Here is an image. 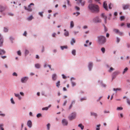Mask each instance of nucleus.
<instances>
[{
    "label": "nucleus",
    "mask_w": 130,
    "mask_h": 130,
    "mask_svg": "<svg viewBox=\"0 0 130 130\" xmlns=\"http://www.w3.org/2000/svg\"><path fill=\"white\" fill-rule=\"evenodd\" d=\"M106 42V38L104 36L100 35L97 37V42L100 45H103Z\"/></svg>",
    "instance_id": "nucleus-1"
},
{
    "label": "nucleus",
    "mask_w": 130,
    "mask_h": 130,
    "mask_svg": "<svg viewBox=\"0 0 130 130\" xmlns=\"http://www.w3.org/2000/svg\"><path fill=\"white\" fill-rule=\"evenodd\" d=\"M89 9L93 12H98L99 11V6L97 5L90 4L88 6Z\"/></svg>",
    "instance_id": "nucleus-2"
},
{
    "label": "nucleus",
    "mask_w": 130,
    "mask_h": 130,
    "mask_svg": "<svg viewBox=\"0 0 130 130\" xmlns=\"http://www.w3.org/2000/svg\"><path fill=\"white\" fill-rule=\"evenodd\" d=\"M93 63L92 61H89L88 62L87 65V67L89 72L91 71L93 68Z\"/></svg>",
    "instance_id": "nucleus-3"
},
{
    "label": "nucleus",
    "mask_w": 130,
    "mask_h": 130,
    "mask_svg": "<svg viewBox=\"0 0 130 130\" xmlns=\"http://www.w3.org/2000/svg\"><path fill=\"white\" fill-rule=\"evenodd\" d=\"M77 114L75 112L72 113L68 116L69 119L70 120L75 119L76 116Z\"/></svg>",
    "instance_id": "nucleus-4"
},
{
    "label": "nucleus",
    "mask_w": 130,
    "mask_h": 130,
    "mask_svg": "<svg viewBox=\"0 0 130 130\" xmlns=\"http://www.w3.org/2000/svg\"><path fill=\"white\" fill-rule=\"evenodd\" d=\"M102 20L99 18L98 16H97L93 18V22L95 23H100L101 22Z\"/></svg>",
    "instance_id": "nucleus-5"
},
{
    "label": "nucleus",
    "mask_w": 130,
    "mask_h": 130,
    "mask_svg": "<svg viewBox=\"0 0 130 130\" xmlns=\"http://www.w3.org/2000/svg\"><path fill=\"white\" fill-rule=\"evenodd\" d=\"M76 79V78L73 77H72L70 78V80L72 87H74L76 85V83L74 81Z\"/></svg>",
    "instance_id": "nucleus-6"
},
{
    "label": "nucleus",
    "mask_w": 130,
    "mask_h": 130,
    "mask_svg": "<svg viewBox=\"0 0 130 130\" xmlns=\"http://www.w3.org/2000/svg\"><path fill=\"white\" fill-rule=\"evenodd\" d=\"M113 31L115 33L118 34L120 36H122L123 35V33L122 32L120 31L118 29L114 28L113 29Z\"/></svg>",
    "instance_id": "nucleus-7"
},
{
    "label": "nucleus",
    "mask_w": 130,
    "mask_h": 130,
    "mask_svg": "<svg viewBox=\"0 0 130 130\" xmlns=\"http://www.w3.org/2000/svg\"><path fill=\"white\" fill-rule=\"evenodd\" d=\"M29 78L27 76L22 77L21 79V82L23 83H26L28 79Z\"/></svg>",
    "instance_id": "nucleus-8"
},
{
    "label": "nucleus",
    "mask_w": 130,
    "mask_h": 130,
    "mask_svg": "<svg viewBox=\"0 0 130 130\" xmlns=\"http://www.w3.org/2000/svg\"><path fill=\"white\" fill-rule=\"evenodd\" d=\"M61 123L63 126H67L68 124V120L66 119H63L61 121Z\"/></svg>",
    "instance_id": "nucleus-9"
},
{
    "label": "nucleus",
    "mask_w": 130,
    "mask_h": 130,
    "mask_svg": "<svg viewBox=\"0 0 130 130\" xmlns=\"http://www.w3.org/2000/svg\"><path fill=\"white\" fill-rule=\"evenodd\" d=\"M31 5H33L34 6V4L33 3H30V5L28 6V8H27L26 6H24V7L25 8V9L26 10H27L28 11H31L32 10V9L30 7Z\"/></svg>",
    "instance_id": "nucleus-10"
},
{
    "label": "nucleus",
    "mask_w": 130,
    "mask_h": 130,
    "mask_svg": "<svg viewBox=\"0 0 130 130\" xmlns=\"http://www.w3.org/2000/svg\"><path fill=\"white\" fill-rule=\"evenodd\" d=\"M4 40V38L3 37L2 35L0 33V47H2L3 46Z\"/></svg>",
    "instance_id": "nucleus-11"
},
{
    "label": "nucleus",
    "mask_w": 130,
    "mask_h": 130,
    "mask_svg": "<svg viewBox=\"0 0 130 130\" xmlns=\"http://www.w3.org/2000/svg\"><path fill=\"white\" fill-rule=\"evenodd\" d=\"M120 73V72L119 71H116L112 73V75L113 76V78H116V76L119 75Z\"/></svg>",
    "instance_id": "nucleus-12"
},
{
    "label": "nucleus",
    "mask_w": 130,
    "mask_h": 130,
    "mask_svg": "<svg viewBox=\"0 0 130 130\" xmlns=\"http://www.w3.org/2000/svg\"><path fill=\"white\" fill-rule=\"evenodd\" d=\"M122 7L123 10H125L128 9L130 7L129 4H123L122 5Z\"/></svg>",
    "instance_id": "nucleus-13"
},
{
    "label": "nucleus",
    "mask_w": 130,
    "mask_h": 130,
    "mask_svg": "<svg viewBox=\"0 0 130 130\" xmlns=\"http://www.w3.org/2000/svg\"><path fill=\"white\" fill-rule=\"evenodd\" d=\"M57 78V75L56 73L53 74L52 75V79L53 81H56Z\"/></svg>",
    "instance_id": "nucleus-14"
},
{
    "label": "nucleus",
    "mask_w": 130,
    "mask_h": 130,
    "mask_svg": "<svg viewBox=\"0 0 130 130\" xmlns=\"http://www.w3.org/2000/svg\"><path fill=\"white\" fill-rule=\"evenodd\" d=\"M103 6L104 8L106 10H108L106 1H105L104 2L103 4Z\"/></svg>",
    "instance_id": "nucleus-15"
},
{
    "label": "nucleus",
    "mask_w": 130,
    "mask_h": 130,
    "mask_svg": "<svg viewBox=\"0 0 130 130\" xmlns=\"http://www.w3.org/2000/svg\"><path fill=\"white\" fill-rule=\"evenodd\" d=\"M27 125L29 128H31L32 125L31 121L30 120H28L27 122Z\"/></svg>",
    "instance_id": "nucleus-16"
},
{
    "label": "nucleus",
    "mask_w": 130,
    "mask_h": 130,
    "mask_svg": "<svg viewBox=\"0 0 130 130\" xmlns=\"http://www.w3.org/2000/svg\"><path fill=\"white\" fill-rule=\"evenodd\" d=\"M6 53V51L0 48V56L5 54Z\"/></svg>",
    "instance_id": "nucleus-17"
},
{
    "label": "nucleus",
    "mask_w": 130,
    "mask_h": 130,
    "mask_svg": "<svg viewBox=\"0 0 130 130\" xmlns=\"http://www.w3.org/2000/svg\"><path fill=\"white\" fill-rule=\"evenodd\" d=\"M90 115L91 116H94L95 118L96 117L98 116L97 113L93 112H90Z\"/></svg>",
    "instance_id": "nucleus-18"
},
{
    "label": "nucleus",
    "mask_w": 130,
    "mask_h": 130,
    "mask_svg": "<svg viewBox=\"0 0 130 130\" xmlns=\"http://www.w3.org/2000/svg\"><path fill=\"white\" fill-rule=\"evenodd\" d=\"M5 7L4 6L0 5V12H2L5 9Z\"/></svg>",
    "instance_id": "nucleus-19"
},
{
    "label": "nucleus",
    "mask_w": 130,
    "mask_h": 130,
    "mask_svg": "<svg viewBox=\"0 0 130 130\" xmlns=\"http://www.w3.org/2000/svg\"><path fill=\"white\" fill-rule=\"evenodd\" d=\"M14 95L16 97L18 98L19 100H20L22 99V97L19 94L14 93Z\"/></svg>",
    "instance_id": "nucleus-20"
},
{
    "label": "nucleus",
    "mask_w": 130,
    "mask_h": 130,
    "mask_svg": "<svg viewBox=\"0 0 130 130\" xmlns=\"http://www.w3.org/2000/svg\"><path fill=\"white\" fill-rule=\"evenodd\" d=\"M75 43V41L74 38H72L71 39L70 41V44L72 45H74V44Z\"/></svg>",
    "instance_id": "nucleus-21"
},
{
    "label": "nucleus",
    "mask_w": 130,
    "mask_h": 130,
    "mask_svg": "<svg viewBox=\"0 0 130 130\" xmlns=\"http://www.w3.org/2000/svg\"><path fill=\"white\" fill-rule=\"evenodd\" d=\"M35 67L36 68L39 69L41 68V66L40 64L37 63L35 64Z\"/></svg>",
    "instance_id": "nucleus-22"
},
{
    "label": "nucleus",
    "mask_w": 130,
    "mask_h": 130,
    "mask_svg": "<svg viewBox=\"0 0 130 130\" xmlns=\"http://www.w3.org/2000/svg\"><path fill=\"white\" fill-rule=\"evenodd\" d=\"M60 48L62 50H63L64 49H67L68 48V47L67 45L60 46Z\"/></svg>",
    "instance_id": "nucleus-23"
},
{
    "label": "nucleus",
    "mask_w": 130,
    "mask_h": 130,
    "mask_svg": "<svg viewBox=\"0 0 130 130\" xmlns=\"http://www.w3.org/2000/svg\"><path fill=\"white\" fill-rule=\"evenodd\" d=\"M64 31H65L64 33V35L66 36H69V33L68 31H67L66 29H64Z\"/></svg>",
    "instance_id": "nucleus-24"
},
{
    "label": "nucleus",
    "mask_w": 130,
    "mask_h": 130,
    "mask_svg": "<svg viewBox=\"0 0 130 130\" xmlns=\"http://www.w3.org/2000/svg\"><path fill=\"white\" fill-rule=\"evenodd\" d=\"M74 26V24L73 22V21H71L70 22V27L71 28H73Z\"/></svg>",
    "instance_id": "nucleus-25"
},
{
    "label": "nucleus",
    "mask_w": 130,
    "mask_h": 130,
    "mask_svg": "<svg viewBox=\"0 0 130 130\" xmlns=\"http://www.w3.org/2000/svg\"><path fill=\"white\" fill-rule=\"evenodd\" d=\"M29 53V51L26 49H25L24 52L25 55V56H27Z\"/></svg>",
    "instance_id": "nucleus-26"
},
{
    "label": "nucleus",
    "mask_w": 130,
    "mask_h": 130,
    "mask_svg": "<svg viewBox=\"0 0 130 130\" xmlns=\"http://www.w3.org/2000/svg\"><path fill=\"white\" fill-rule=\"evenodd\" d=\"M34 18V17L32 15H31L27 18V19L29 21H31Z\"/></svg>",
    "instance_id": "nucleus-27"
},
{
    "label": "nucleus",
    "mask_w": 130,
    "mask_h": 130,
    "mask_svg": "<svg viewBox=\"0 0 130 130\" xmlns=\"http://www.w3.org/2000/svg\"><path fill=\"white\" fill-rule=\"evenodd\" d=\"M101 16L103 18L104 20H107V17L106 16L104 15V13H103L101 14Z\"/></svg>",
    "instance_id": "nucleus-28"
},
{
    "label": "nucleus",
    "mask_w": 130,
    "mask_h": 130,
    "mask_svg": "<svg viewBox=\"0 0 130 130\" xmlns=\"http://www.w3.org/2000/svg\"><path fill=\"white\" fill-rule=\"evenodd\" d=\"M87 99L86 97H83L80 98V100L79 101L81 102H82L86 100Z\"/></svg>",
    "instance_id": "nucleus-29"
},
{
    "label": "nucleus",
    "mask_w": 130,
    "mask_h": 130,
    "mask_svg": "<svg viewBox=\"0 0 130 130\" xmlns=\"http://www.w3.org/2000/svg\"><path fill=\"white\" fill-rule=\"evenodd\" d=\"M113 91H116V92H117V91H120L121 90V88H114L113 89Z\"/></svg>",
    "instance_id": "nucleus-30"
},
{
    "label": "nucleus",
    "mask_w": 130,
    "mask_h": 130,
    "mask_svg": "<svg viewBox=\"0 0 130 130\" xmlns=\"http://www.w3.org/2000/svg\"><path fill=\"white\" fill-rule=\"evenodd\" d=\"M115 69L112 67H110L109 69L108 70V71L109 73H111L112 71L114 70Z\"/></svg>",
    "instance_id": "nucleus-31"
},
{
    "label": "nucleus",
    "mask_w": 130,
    "mask_h": 130,
    "mask_svg": "<svg viewBox=\"0 0 130 130\" xmlns=\"http://www.w3.org/2000/svg\"><path fill=\"white\" fill-rule=\"evenodd\" d=\"M78 126L80 128L81 130H83L84 129V126L82 124H79Z\"/></svg>",
    "instance_id": "nucleus-32"
},
{
    "label": "nucleus",
    "mask_w": 130,
    "mask_h": 130,
    "mask_svg": "<svg viewBox=\"0 0 130 130\" xmlns=\"http://www.w3.org/2000/svg\"><path fill=\"white\" fill-rule=\"evenodd\" d=\"M8 29L7 27H4L3 31L4 32H8Z\"/></svg>",
    "instance_id": "nucleus-33"
},
{
    "label": "nucleus",
    "mask_w": 130,
    "mask_h": 130,
    "mask_svg": "<svg viewBox=\"0 0 130 130\" xmlns=\"http://www.w3.org/2000/svg\"><path fill=\"white\" fill-rule=\"evenodd\" d=\"M73 56H75L76 55V51L75 50H72L71 52Z\"/></svg>",
    "instance_id": "nucleus-34"
},
{
    "label": "nucleus",
    "mask_w": 130,
    "mask_h": 130,
    "mask_svg": "<svg viewBox=\"0 0 130 130\" xmlns=\"http://www.w3.org/2000/svg\"><path fill=\"white\" fill-rule=\"evenodd\" d=\"M50 126L51 124L50 123H48L46 125V129L47 130H50Z\"/></svg>",
    "instance_id": "nucleus-35"
},
{
    "label": "nucleus",
    "mask_w": 130,
    "mask_h": 130,
    "mask_svg": "<svg viewBox=\"0 0 130 130\" xmlns=\"http://www.w3.org/2000/svg\"><path fill=\"white\" fill-rule=\"evenodd\" d=\"M43 13L44 11L39 12H38V14L41 17H43Z\"/></svg>",
    "instance_id": "nucleus-36"
},
{
    "label": "nucleus",
    "mask_w": 130,
    "mask_h": 130,
    "mask_svg": "<svg viewBox=\"0 0 130 130\" xmlns=\"http://www.w3.org/2000/svg\"><path fill=\"white\" fill-rule=\"evenodd\" d=\"M60 80H58L56 83V86L59 88L60 86Z\"/></svg>",
    "instance_id": "nucleus-37"
},
{
    "label": "nucleus",
    "mask_w": 130,
    "mask_h": 130,
    "mask_svg": "<svg viewBox=\"0 0 130 130\" xmlns=\"http://www.w3.org/2000/svg\"><path fill=\"white\" fill-rule=\"evenodd\" d=\"M103 26L104 27V31L105 32H106L108 31L107 28L104 24L103 25Z\"/></svg>",
    "instance_id": "nucleus-38"
},
{
    "label": "nucleus",
    "mask_w": 130,
    "mask_h": 130,
    "mask_svg": "<svg viewBox=\"0 0 130 130\" xmlns=\"http://www.w3.org/2000/svg\"><path fill=\"white\" fill-rule=\"evenodd\" d=\"M11 103L12 104H15V103L13 99L12 98L10 100Z\"/></svg>",
    "instance_id": "nucleus-39"
},
{
    "label": "nucleus",
    "mask_w": 130,
    "mask_h": 130,
    "mask_svg": "<svg viewBox=\"0 0 130 130\" xmlns=\"http://www.w3.org/2000/svg\"><path fill=\"white\" fill-rule=\"evenodd\" d=\"M128 69V68L127 67H126L124 69V70L122 72V74H124L126 71H127Z\"/></svg>",
    "instance_id": "nucleus-40"
},
{
    "label": "nucleus",
    "mask_w": 130,
    "mask_h": 130,
    "mask_svg": "<svg viewBox=\"0 0 130 130\" xmlns=\"http://www.w3.org/2000/svg\"><path fill=\"white\" fill-rule=\"evenodd\" d=\"M101 50L103 54L105 53V49L104 47H102L101 49Z\"/></svg>",
    "instance_id": "nucleus-41"
},
{
    "label": "nucleus",
    "mask_w": 130,
    "mask_h": 130,
    "mask_svg": "<svg viewBox=\"0 0 130 130\" xmlns=\"http://www.w3.org/2000/svg\"><path fill=\"white\" fill-rule=\"evenodd\" d=\"M103 112L104 114L109 113H110V112L108 110H105L103 111Z\"/></svg>",
    "instance_id": "nucleus-42"
},
{
    "label": "nucleus",
    "mask_w": 130,
    "mask_h": 130,
    "mask_svg": "<svg viewBox=\"0 0 130 130\" xmlns=\"http://www.w3.org/2000/svg\"><path fill=\"white\" fill-rule=\"evenodd\" d=\"M123 109V108L121 107H117V110H121Z\"/></svg>",
    "instance_id": "nucleus-43"
},
{
    "label": "nucleus",
    "mask_w": 130,
    "mask_h": 130,
    "mask_svg": "<svg viewBox=\"0 0 130 130\" xmlns=\"http://www.w3.org/2000/svg\"><path fill=\"white\" fill-rule=\"evenodd\" d=\"M102 87L104 88H105L106 86V85L103 83L101 85Z\"/></svg>",
    "instance_id": "nucleus-44"
},
{
    "label": "nucleus",
    "mask_w": 130,
    "mask_h": 130,
    "mask_svg": "<svg viewBox=\"0 0 130 130\" xmlns=\"http://www.w3.org/2000/svg\"><path fill=\"white\" fill-rule=\"evenodd\" d=\"M0 57L3 59H5L7 57V56H3V55L0 56Z\"/></svg>",
    "instance_id": "nucleus-45"
},
{
    "label": "nucleus",
    "mask_w": 130,
    "mask_h": 130,
    "mask_svg": "<svg viewBox=\"0 0 130 130\" xmlns=\"http://www.w3.org/2000/svg\"><path fill=\"white\" fill-rule=\"evenodd\" d=\"M126 101L127 103L129 105H130V100L128 98H126Z\"/></svg>",
    "instance_id": "nucleus-46"
},
{
    "label": "nucleus",
    "mask_w": 130,
    "mask_h": 130,
    "mask_svg": "<svg viewBox=\"0 0 130 130\" xmlns=\"http://www.w3.org/2000/svg\"><path fill=\"white\" fill-rule=\"evenodd\" d=\"M116 38V42L117 43H119L120 41V38L118 37H117Z\"/></svg>",
    "instance_id": "nucleus-47"
},
{
    "label": "nucleus",
    "mask_w": 130,
    "mask_h": 130,
    "mask_svg": "<svg viewBox=\"0 0 130 130\" xmlns=\"http://www.w3.org/2000/svg\"><path fill=\"white\" fill-rule=\"evenodd\" d=\"M125 18V17L124 16H120V19L121 21H122Z\"/></svg>",
    "instance_id": "nucleus-48"
},
{
    "label": "nucleus",
    "mask_w": 130,
    "mask_h": 130,
    "mask_svg": "<svg viewBox=\"0 0 130 130\" xmlns=\"http://www.w3.org/2000/svg\"><path fill=\"white\" fill-rule=\"evenodd\" d=\"M2 112L0 111V116H1L3 117H4L5 116V114L4 113H2Z\"/></svg>",
    "instance_id": "nucleus-49"
},
{
    "label": "nucleus",
    "mask_w": 130,
    "mask_h": 130,
    "mask_svg": "<svg viewBox=\"0 0 130 130\" xmlns=\"http://www.w3.org/2000/svg\"><path fill=\"white\" fill-rule=\"evenodd\" d=\"M56 34L55 32H53L52 34V36L53 37H56Z\"/></svg>",
    "instance_id": "nucleus-50"
},
{
    "label": "nucleus",
    "mask_w": 130,
    "mask_h": 130,
    "mask_svg": "<svg viewBox=\"0 0 130 130\" xmlns=\"http://www.w3.org/2000/svg\"><path fill=\"white\" fill-rule=\"evenodd\" d=\"M27 34V31H24V33L23 34V35L25 37H26Z\"/></svg>",
    "instance_id": "nucleus-51"
},
{
    "label": "nucleus",
    "mask_w": 130,
    "mask_h": 130,
    "mask_svg": "<svg viewBox=\"0 0 130 130\" xmlns=\"http://www.w3.org/2000/svg\"><path fill=\"white\" fill-rule=\"evenodd\" d=\"M48 108L47 107H44L43 108H42V110H45L47 111V110H48Z\"/></svg>",
    "instance_id": "nucleus-52"
},
{
    "label": "nucleus",
    "mask_w": 130,
    "mask_h": 130,
    "mask_svg": "<svg viewBox=\"0 0 130 130\" xmlns=\"http://www.w3.org/2000/svg\"><path fill=\"white\" fill-rule=\"evenodd\" d=\"M75 103V100H73L71 101L70 104L73 105Z\"/></svg>",
    "instance_id": "nucleus-53"
},
{
    "label": "nucleus",
    "mask_w": 130,
    "mask_h": 130,
    "mask_svg": "<svg viewBox=\"0 0 130 130\" xmlns=\"http://www.w3.org/2000/svg\"><path fill=\"white\" fill-rule=\"evenodd\" d=\"M42 116V114L40 113H38L36 115V116L37 118H39Z\"/></svg>",
    "instance_id": "nucleus-54"
},
{
    "label": "nucleus",
    "mask_w": 130,
    "mask_h": 130,
    "mask_svg": "<svg viewBox=\"0 0 130 130\" xmlns=\"http://www.w3.org/2000/svg\"><path fill=\"white\" fill-rule=\"evenodd\" d=\"M98 82L101 85L103 83V81L102 80H98Z\"/></svg>",
    "instance_id": "nucleus-55"
},
{
    "label": "nucleus",
    "mask_w": 130,
    "mask_h": 130,
    "mask_svg": "<svg viewBox=\"0 0 130 130\" xmlns=\"http://www.w3.org/2000/svg\"><path fill=\"white\" fill-rule=\"evenodd\" d=\"M17 54L18 55L21 56V52L20 51H19L17 52Z\"/></svg>",
    "instance_id": "nucleus-56"
},
{
    "label": "nucleus",
    "mask_w": 130,
    "mask_h": 130,
    "mask_svg": "<svg viewBox=\"0 0 130 130\" xmlns=\"http://www.w3.org/2000/svg\"><path fill=\"white\" fill-rule=\"evenodd\" d=\"M12 75L13 76H18L17 74L15 72H13L12 73Z\"/></svg>",
    "instance_id": "nucleus-57"
},
{
    "label": "nucleus",
    "mask_w": 130,
    "mask_h": 130,
    "mask_svg": "<svg viewBox=\"0 0 130 130\" xmlns=\"http://www.w3.org/2000/svg\"><path fill=\"white\" fill-rule=\"evenodd\" d=\"M127 27L128 28H130V23H126Z\"/></svg>",
    "instance_id": "nucleus-58"
},
{
    "label": "nucleus",
    "mask_w": 130,
    "mask_h": 130,
    "mask_svg": "<svg viewBox=\"0 0 130 130\" xmlns=\"http://www.w3.org/2000/svg\"><path fill=\"white\" fill-rule=\"evenodd\" d=\"M111 6H112V5L110 3L109 5V8L110 9H111L112 8Z\"/></svg>",
    "instance_id": "nucleus-59"
},
{
    "label": "nucleus",
    "mask_w": 130,
    "mask_h": 130,
    "mask_svg": "<svg viewBox=\"0 0 130 130\" xmlns=\"http://www.w3.org/2000/svg\"><path fill=\"white\" fill-rule=\"evenodd\" d=\"M8 15H9L11 16H13V15L14 14H13L12 13H11L10 12H9L8 13Z\"/></svg>",
    "instance_id": "nucleus-60"
},
{
    "label": "nucleus",
    "mask_w": 130,
    "mask_h": 130,
    "mask_svg": "<svg viewBox=\"0 0 130 130\" xmlns=\"http://www.w3.org/2000/svg\"><path fill=\"white\" fill-rule=\"evenodd\" d=\"M73 105L70 104L69 107V110L71 109L72 108Z\"/></svg>",
    "instance_id": "nucleus-61"
},
{
    "label": "nucleus",
    "mask_w": 130,
    "mask_h": 130,
    "mask_svg": "<svg viewBox=\"0 0 130 130\" xmlns=\"http://www.w3.org/2000/svg\"><path fill=\"white\" fill-rule=\"evenodd\" d=\"M67 3L68 5L71 6V5L70 3V1L69 0H67Z\"/></svg>",
    "instance_id": "nucleus-62"
},
{
    "label": "nucleus",
    "mask_w": 130,
    "mask_h": 130,
    "mask_svg": "<svg viewBox=\"0 0 130 130\" xmlns=\"http://www.w3.org/2000/svg\"><path fill=\"white\" fill-rule=\"evenodd\" d=\"M62 78L63 79H65L66 78V77L63 74H62Z\"/></svg>",
    "instance_id": "nucleus-63"
},
{
    "label": "nucleus",
    "mask_w": 130,
    "mask_h": 130,
    "mask_svg": "<svg viewBox=\"0 0 130 130\" xmlns=\"http://www.w3.org/2000/svg\"><path fill=\"white\" fill-rule=\"evenodd\" d=\"M20 94L22 96H23L24 95V94L23 92H20Z\"/></svg>",
    "instance_id": "nucleus-64"
}]
</instances>
